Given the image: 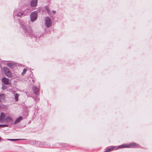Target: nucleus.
<instances>
[{
    "label": "nucleus",
    "instance_id": "f257e3e1",
    "mask_svg": "<svg viewBox=\"0 0 152 152\" xmlns=\"http://www.w3.org/2000/svg\"><path fill=\"white\" fill-rule=\"evenodd\" d=\"M29 12L30 11L28 9H26L20 12H19L17 9H15L13 13V17L15 20L16 22L18 21L19 23L26 36L35 37L37 35L34 34L31 28L28 26L29 23L28 19L26 18L21 20L18 19V17H22L27 15Z\"/></svg>",
    "mask_w": 152,
    "mask_h": 152
},
{
    "label": "nucleus",
    "instance_id": "f03ea898",
    "mask_svg": "<svg viewBox=\"0 0 152 152\" xmlns=\"http://www.w3.org/2000/svg\"><path fill=\"white\" fill-rule=\"evenodd\" d=\"M119 148H139L140 145L136 143L132 142L129 144H124L118 146Z\"/></svg>",
    "mask_w": 152,
    "mask_h": 152
},
{
    "label": "nucleus",
    "instance_id": "7ed1b4c3",
    "mask_svg": "<svg viewBox=\"0 0 152 152\" xmlns=\"http://www.w3.org/2000/svg\"><path fill=\"white\" fill-rule=\"evenodd\" d=\"M34 145L39 147H48L50 146L49 144H46L45 142L40 141H34Z\"/></svg>",
    "mask_w": 152,
    "mask_h": 152
},
{
    "label": "nucleus",
    "instance_id": "20e7f679",
    "mask_svg": "<svg viewBox=\"0 0 152 152\" xmlns=\"http://www.w3.org/2000/svg\"><path fill=\"white\" fill-rule=\"evenodd\" d=\"M38 12L34 11L31 12L30 14V20L32 22L35 21L37 19Z\"/></svg>",
    "mask_w": 152,
    "mask_h": 152
},
{
    "label": "nucleus",
    "instance_id": "39448f33",
    "mask_svg": "<svg viewBox=\"0 0 152 152\" xmlns=\"http://www.w3.org/2000/svg\"><path fill=\"white\" fill-rule=\"evenodd\" d=\"M3 71L5 75L10 78L12 77V73L9 69L7 67H4L3 68Z\"/></svg>",
    "mask_w": 152,
    "mask_h": 152
},
{
    "label": "nucleus",
    "instance_id": "423d86ee",
    "mask_svg": "<svg viewBox=\"0 0 152 152\" xmlns=\"http://www.w3.org/2000/svg\"><path fill=\"white\" fill-rule=\"evenodd\" d=\"M44 20L45 25L47 28H49L51 26L52 22L50 17H45Z\"/></svg>",
    "mask_w": 152,
    "mask_h": 152
},
{
    "label": "nucleus",
    "instance_id": "0eeeda50",
    "mask_svg": "<svg viewBox=\"0 0 152 152\" xmlns=\"http://www.w3.org/2000/svg\"><path fill=\"white\" fill-rule=\"evenodd\" d=\"M4 122L6 123H10V124H13L12 118L9 116L7 117L4 118Z\"/></svg>",
    "mask_w": 152,
    "mask_h": 152
},
{
    "label": "nucleus",
    "instance_id": "6e6552de",
    "mask_svg": "<svg viewBox=\"0 0 152 152\" xmlns=\"http://www.w3.org/2000/svg\"><path fill=\"white\" fill-rule=\"evenodd\" d=\"M121 148H119L118 146L117 147L116 146H112L110 148H107L105 151L104 152H108L110 151L113 150H117Z\"/></svg>",
    "mask_w": 152,
    "mask_h": 152
},
{
    "label": "nucleus",
    "instance_id": "1a4fd4ad",
    "mask_svg": "<svg viewBox=\"0 0 152 152\" xmlns=\"http://www.w3.org/2000/svg\"><path fill=\"white\" fill-rule=\"evenodd\" d=\"M39 89L35 86H33L32 87V91L35 95H39Z\"/></svg>",
    "mask_w": 152,
    "mask_h": 152
},
{
    "label": "nucleus",
    "instance_id": "9d476101",
    "mask_svg": "<svg viewBox=\"0 0 152 152\" xmlns=\"http://www.w3.org/2000/svg\"><path fill=\"white\" fill-rule=\"evenodd\" d=\"M2 82L5 85H10L11 83L9 79L5 77L2 78Z\"/></svg>",
    "mask_w": 152,
    "mask_h": 152
},
{
    "label": "nucleus",
    "instance_id": "9b49d317",
    "mask_svg": "<svg viewBox=\"0 0 152 152\" xmlns=\"http://www.w3.org/2000/svg\"><path fill=\"white\" fill-rule=\"evenodd\" d=\"M37 0H31L30 5L31 7H35L37 6Z\"/></svg>",
    "mask_w": 152,
    "mask_h": 152
},
{
    "label": "nucleus",
    "instance_id": "f8f14e48",
    "mask_svg": "<svg viewBox=\"0 0 152 152\" xmlns=\"http://www.w3.org/2000/svg\"><path fill=\"white\" fill-rule=\"evenodd\" d=\"M5 117V114L3 112L1 113L0 115V122L1 123L4 121Z\"/></svg>",
    "mask_w": 152,
    "mask_h": 152
},
{
    "label": "nucleus",
    "instance_id": "ddd939ff",
    "mask_svg": "<svg viewBox=\"0 0 152 152\" xmlns=\"http://www.w3.org/2000/svg\"><path fill=\"white\" fill-rule=\"evenodd\" d=\"M45 10L46 11L47 13L51 17L52 16V14L50 12V9H49L48 7V6H45L44 7Z\"/></svg>",
    "mask_w": 152,
    "mask_h": 152
},
{
    "label": "nucleus",
    "instance_id": "4468645a",
    "mask_svg": "<svg viewBox=\"0 0 152 152\" xmlns=\"http://www.w3.org/2000/svg\"><path fill=\"white\" fill-rule=\"evenodd\" d=\"M22 119V118L21 116L17 118L15 121L13 123V124H15L18 123Z\"/></svg>",
    "mask_w": 152,
    "mask_h": 152
},
{
    "label": "nucleus",
    "instance_id": "2eb2a0df",
    "mask_svg": "<svg viewBox=\"0 0 152 152\" xmlns=\"http://www.w3.org/2000/svg\"><path fill=\"white\" fill-rule=\"evenodd\" d=\"M7 65L9 68H13L15 66V64L13 63H7Z\"/></svg>",
    "mask_w": 152,
    "mask_h": 152
},
{
    "label": "nucleus",
    "instance_id": "dca6fc26",
    "mask_svg": "<svg viewBox=\"0 0 152 152\" xmlns=\"http://www.w3.org/2000/svg\"><path fill=\"white\" fill-rule=\"evenodd\" d=\"M39 96V95H35V96H33L32 98L34 101L36 102H38L39 101V97H38Z\"/></svg>",
    "mask_w": 152,
    "mask_h": 152
},
{
    "label": "nucleus",
    "instance_id": "f3484780",
    "mask_svg": "<svg viewBox=\"0 0 152 152\" xmlns=\"http://www.w3.org/2000/svg\"><path fill=\"white\" fill-rule=\"evenodd\" d=\"M19 95V94L17 93L14 94L15 98L16 101H18V96Z\"/></svg>",
    "mask_w": 152,
    "mask_h": 152
},
{
    "label": "nucleus",
    "instance_id": "a211bd4d",
    "mask_svg": "<svg viewBox=\"0 0 152 152\" xmlns=\"http://www.w3.org/2000/svg\"><path fill=\"white\" fill-rule=\"evenodd\" d=\"M24 140V139H7V140H8L11 141H18L19 140Z\"/></svg>",
    "mask_w": 152,
    "mask_h": 152
},
{
    "label": "nucleus",
    "instance_id": "6ab92c4d",
    "mask_svg": "<svg viewBox=\"0 0 152 152\" xmlns=\"http://www.w3.org/2000/svg\"><path fill=\"white\" fill-rule=\"evenodd\" d=\"M8 124H0V127H8Z\"/></svg>",
    "mask_w": 152,
    "mask_h": 152
},
{
    "label": "nucleus",
    "instance_id": "aec40b11",
    "mask_svg": "<svg viewBox=\"0 0 152 152\" xmlns=\"http://www.w3.org/2000/svg\"><path fill=\"white\" fill-rule=\"evenodd\" d=\"M26 71H27V69H24L23 70V72H22L21 75H24L25 74V73L26 72Z\"/></svg>",
    "mask_w": 152,
    "mask_h": 152
},
{
    "label": "nucleus",
    "instance_id": "412c9836",
    "mask_svg": "<svg viewBox=\"0 0 152 152\" xmlns=\"http://www.w3.org/2000/svg\"><path fill=\"white\" fill-rule=\"evenodd\" d=\"M52 13L53 14L55 15L56 13V11L52 10Z\"/></svg>",
    "mask_w": 152,
    "mask_h": 152
},
{
    "label": "nucleus",
    "instance_id": "4be33fe9",
    "mask_svg": "<svg viewBox=\"0 0 152 152\" xmlns=\"http://www.w3.org/2000/svg\"><path fill=\"white\" fill-rule=\"evenodd\" d=\"M2 94H0V102L1 101V99L2 97Z\"/></svg>",
    "mask_w": 152,
    "mask_h": 152
},
{
    "label": "nucleus",
    "instance_id": "5701e85b",
    "mask_svg": "<svg viewBox=\"0 0 152 152\" xmlns=\"http://www.w3.org/2000/svg\"><path fill=\"white\" fill-rule=\"evenodd\" d=\"M32 81H33V82H34V80L33 79H32Z\"/></svg>",
    "mask_w": 152,
    "mask_h": 152
}]
</instances>
